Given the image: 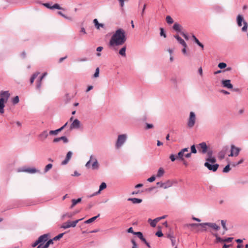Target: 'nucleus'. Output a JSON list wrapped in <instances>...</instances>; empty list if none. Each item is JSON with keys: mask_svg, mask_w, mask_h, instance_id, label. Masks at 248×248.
<instances>
[{"mask_svg": "<svg viewBox=\"0 0 248 248\" xmlns=\"http://www.w3.org/2000/svg\"><path fill=\"white\" fill-rule=\"evenodd\" d=\"M202 225H203V223H199V224H197V223L187 224L186 225V227L188 228H191L195 229V230L199 227H202V230H203V226H202Z\"/></svg>", "mask_w": 248, "mask_h": 248, "instance_id": "15", "label": "nucleus"}, {"mask_svg": "<svg viewBox=\"0 0 248 248\" xmlns=\"http://www.w3.org/2000/svg\"><path fill=\"white\" fill-rule=\"evenodd\" d=\"M19 97L18 96H15L13 99V103L15 104H17L19 102Z\"/></svg>", "mask_w": 248, "mask_h": 248, "instance_id": "49", "label": "nucleus"}, {"mask_svg": "<svg viewBox=\"0 0 248 248\" xmlns=\"http://www.w3.org/2000/svg\"><path fill=\"white\" fill-rule=\"evenodd\" d=\"M83 218L77 219L73 221H68L61 226V228L63 229H67L70 227H75L76 226L77 224L80 220H82Z\"/></svg>", "mask_w": 248, "mask_h": 248, "instance_id": "4", "label": "nucleus"}, {"mask_svg": "<svg viewBox=\"0 0 248 248\" xmlns=\"http://www.w3.org/2000/svg\"><path fill=\"white\" fill-rule=\"evenodd\" d=\"M204 166L206 167L209 170H212L213 171H216L219 166L217 164L211 165L209 162H205L204 163Z\"/></svg>", "mask_w": 248, "mask_h": 248, "instance_id": "11", "label": "nucleus"}, {"mask_svg": "<svg viewBox=\"0 0 248 248\" xmlns=\"http://www.w3.org/2000/svg\"><path fill=\"white\" fill-rule=\"evenodd\" d=\"M227 66V64L224 62H220L218 64V67L220 69H223Z\"/></svg>", "mask_w": 248, "mask_h": 248, "instance_id": "45", "label": "nucleus"}, {"mask_svg": "<svg viewBox=\"0 0 248 248\" xmlns=\"http://www.w3.org/2000/svg\"><path fill=\"white\" fill-rule=\"evenodd\" d=\"M125 51H126V47L124 46L122 47L119 52V53L120 55H122V56H125Z\"/></svg>", "mask_w": 248, "mask_h": 248, "instance_id": "33", "label": "nucleus"}, {"mask_svg": "<svg viewBox=\"0 0 248 248\" xmlns=\"http://www.w3.org/2000/svg\"><path fill=\"white\" fill-rule=\"evenodd\" d=\"M170 158L171 160V161L173 162L177 158L174 155H170Z\"/></svg>", "mask_w": 248, "mask_h": 248, "instance_id": "53", "label": "nucleus"}, {"mask_svg": "<svg viewBox=\"0 0 248 248\" xmlns=\"http://www.w3.org/2000/svg\"><path fill=\"white\" fill-rule=\"evenodd\" d=\"M242 22H243L244 26L242 28L243 31H246L248 29V25L247 22L244 19L243 17L241 15H238L237 16V23L239 27H241L242 25Z\"/></svg>", "mask_w": 248, "mask_h": 248, "instance_id": "3", "label": "nucleus"}, {"mask_svg": "<svg viewBox=\"0 0 248 248\" xmlns=\"http://www.w3.org/2000/svg\"><path fill=\"white\" fill-rule=\"evenodd\" d=\"M155 176H152L150 178H148L147 181L149 182H153L155 180Z\"/></svg>", "mask_w": 248, "mask_h": 248, "instance_id": "55", "label": "nucleus"}, {"mask_svg": "<svg viewBox=\"0 0 248 248\" xmlns=\"http://www.w3.org/2000/svg\"><path fill=\"white\" fill-rule=\"evenodd\" d=\"M170 240H171V242L172 245L173 246H174L175 245V242H176L175 237H171L170 238Z\"/></svg>", "mask_w": 248, "mask_h": 248, "instance_id": "61", "label": "nucleus"}, {"mask_svg": "<svg viewBox=\"0 0 248 248\" xmlns=\"http://www.w3.org/2000/svg\"><path fill=\"white\" fill-rule=\"evenodd\" d=\"M40 74L39 72H35L34 73L30 79L31 84H32L34 82V79L37 78L38 75Z\"/></svg>", "mask_w": 248, "mask_h": 248, "instance_id": "29", "label": "nucleus"}, {"mask_svg": "<svg viewBox=\"0 0 248 248\" xmlns=\"http://www.w3.org/2000/svg\"><path fill=\"white\" fill-rule=\"evenodd\" d=\"M126 41L125 31L122 29L117 30L112 36L109 42V46H121Z\"/></svg>", "mask_w": 248, "mask_h": 248, "instance_id": "1", "label": "nucleus"}, {"mask_svg": "<svg viewBox=\"0 0 248 248\" xmlns=\"http://www.w3.org/2000/svg\"><path fill=\"white\" fill-rule=\"evenodd\" d=\"M61 140H62L64 143H67L68 142V139L65 136L61 137Z\"/></svg>", "mask_w": 248, "mask_h": 248, "instance_id": "52", "label": "nucleus"}, {"mask_svg": "<svg viewBox=\"0 0 248 248\" xmlns=\"http://www.w3.org/2000/svg\"><path fill=\"white\" fill-rule=\"evenodd\" d=\"M205 231L206 230H202V227H199L196 230V232H202V231Z\"/></svg>", "mask_w": 248, "mask_h": 248, "instance_id": "63", "label": "nucleus"}, {"mask_svg": "<svg viewBox=\"0 0 248 248\" xmlns=\"http://www.w3.org/2000/svg\"><path fill=\"white\" fill-rule=\"evenodd\" d=\"M225 155V153L223 151H221V152H219V153L218 154V158L220 159H222L223 158H224Z\"/></svg>", "mask_w": 248, "mask_h": 248, "instance_id": "44", "label": "nucleus"}, {"mask_svg": "<svg viewBox=\"0 0 248 248\" xmlns=\"http://www.w3.org/2000/svg\"><path fill=\"white\" fill-rule=\"evenodd\" d=\"M181 26L180 24H178V23H175L174 25H173V29L175 30L176 31H179V32H182L181 31Z\"/></svg>", "mask_w": 248, "mask_h": 248, "instance_id": "28", "label": "nucleus"}, {"mask_svg": "<svg viewBox=\"0 0 248 248\" xmlns=\"http://www.w3.org/2000/svg\"><path fill=\"white\" fill-rule=\"evenodd\" d=\"M52 167V165L51 164H47L45 168V172H46L47 171H48L49 170H50Z\"/></svg>", "mask_w": 248, "mask_h": 248, "instance_id": "41", "label": "nucleus"}, {"mask_svg": "<svg viewBox=\"0 0 248 248\" xmlns=\"http://www.w3.org/2000/svg\"><path fill=\"white\" fill-rule=\"evenodd\" d=\"M58 14L60 15H61V16H62V17H63L64 18H65V19H68V20H72V18L70 17H68V16H65V15H64L63 14H62L61 12L60 11H59L58 12Z\"/></svg>", "mask_w": 248, "mask_h": 248, "instance_id": "40", "label": "nucleus"}, {"mask_svg": "<svg viewBox=\"0 0 248 248\" xmlns=\"http://www.w3.org/2000/svg\"><path fill=\"white\" fill-rule=\"evenodd\" d=\"M240 149L235 147L234 145H231V153L229 155L230 156H237L240 151Z\"/></svg>", "mask_w": 248, "mask_h": 248, "instance_id": "10", "label": "nucleus"}, {"mask_svg": "<svg viewBox=\"0 0 248 248\" xmlns=\"http://www.w3.org/2000/svg\"><path fill=\"white\" fill-rule=\"evenodd\" d=\"M185 153L182 151L181 150L178 153L177 155L176 156L177 159H180L181 161L184 160V156H185Z\"/></svg>", "mask_w": 248, "mask_h": 248, "instance_id": "23", "label": "nucleus"}, {"mask_svg": "<svg viewBox=\"0 0 248 248\" xmlns=\"http://www.w3.org/2000/svg\"><path fill=\"white\" fill-rule=\"evenodd\" d=\"M192 38H193V40L194 42L200 47L202 48V49L203 48V45L199 41V40L195 37V35L192 36Z\"/></svg>", "mask_w": 248, "mask_h": 248, "instance_id": "27", "label": "nucleus"}, {"mask_svg": "<svg viewBox=\"0 0 248 248\" xmlns=\"http://www.w3.org/2000/svg\"><path fill=\"white\" fill-rule=\"evenodd\" d=\"M155 235L158 237H162L163 235V234L161 231H158L156 232Z\"/></svg>", "mask_w": 248, "mask_h": 248, "instance_id": "54", "label": "nucleus"}, {"mask_svg": "<svg viewBox=\"0 0 248 248\" xmlns=\"http://www.w3.org/2000/svg\"><path fill=\"white\" fill-rule=\"evenodd\" d=\"M173 185V183L170 180H168L166 182L163 183L162 187L164 189H167L169 187H171Z\"/></svg>", "mask_w": 248, "mask_h": 248, "instance_id": "19", "label": "nucleus"}, {"mask_svg": "<svg viewBox=\"0 0 248 248\" xmlns=\"http://www.w3.org/2000/svg\"><path fill=\"white\" fill-rule=\"evenodd\" d=\"M154 127V125L152 124H146V127H145V129H149L151 128H153Z\"/></svg>", "mask_w": 248, "mask_h": 248, "instance_id": "50", "label": "nucleus"}, {"mask_svg": "<svg viewBox=\"0 0 248 248\" xmlns=\"http://www.w3.org/2000/svg\"><path fill=\"white\" fill-rule=\"evenodd\" d=\"M128 201H131L133 203H140L142 202V200L138 198H129Z\"/></svg>", "mask_w": 248, "mask_h": 248, "instance_id": "25", "label": "nucleus"}, {"mask_svg": "<svg viewBox=\"0 0 248 248\" xmlns=\"http://www.w3.org/2000/svg\"><path fill=\"white\" fill-rule=\"evenodd\" d=\"M148 222L150 223V225L153 227H155L156 225V222L155 221V220H152L149 218L148 220Z\"/></svg>", "mask_w": 248, "mask_h": 248, "instance_id": "35", "label": "nucleus"}, {"mask_svg": "<svg viewBox=\"0 0 248 248\" xmlns=\"http://www.w3.org/2000/svg\"><path fill=\"white\" fill-rule=\"evenodd\" d=\"M93 23L95 27L98 30L100 29V27H103L104 26L103 24L98 23L97 19H94L93 20Z\"/></svg>", "mask_w": 248, "mask_h": 248, "instance_id": "26", "label": "nucleus"}, {"mask_svg": "<svg viewBox=\"0 0 248 248\" xmlns=\"http://www.w3.org/2000/svg\"><path fill=\"white\" fill-rule=\"evenodd\" d=\"M160 35L164 36V37L165 38L166 37V34L164 33V30L163 28H160Z\"/></svg>", "mask_w": 248, "mask_h": 248, "instance_id": "56", "label": "nucleus"}, {"mask_svg": "<svg viewBox=\"0 0 248 248\" xmlns=\"http://www.w3.org/2000/svg\"><path fill=\"white\" fill-rule=\"evenodd\" d=\"M47 75V73H44L43 75L40 77V78L37 81V85L36 89L40 90L41 87L42 80L44 78L45 76Z\"/></svg>", "mask_w": 248, "mask_h": 248, "instance_id": "16", "label": "nucleus"}, {"mask_svg": "<svg viewBox=\"0 0 248 248\" xmlns=\"http://www.w3.org/2000/svg\"><path fill=\"white\" fill-rule=\"evenodd\" d=\"M181 34L182 35H183V36L186 40H188V36L186 34L185 32H181Z\"/></svg>", "mask_w": 248, "mask_h": 248, "instance_id": "58", "label": "nucleus"}, {"mask_svg": "<svg viewBox=\"0 0 248 248\" xmlns=\"http://www.w3.org/2000/svg\"><path fill=\"white\" fill-rule=\"evenodd\" d=\"M199 146L201 148V151L202 154H205L207 152V147L205 142H202L199 144Z\"/></svg>", "mask_w": 248, "mask_h": 248, "instance_id": "17", "label": "nucleus"}, {"mask_svg": "<svg viewBox=\"0 0 248 248\" xmlns=\"http://www.w3.org/2000/svg\"><path fill=\"white\" fill-rule=\"evenodd\" d=\"M61 131V129L60 128L55 130H51L49 131V134L50 135H57L59 132Z\"/></svg>", "mask_w": 248, "mask_h": 248, "instance_id": "37", "label": "nucleus"}, {"mask_svg": "<svg viewBox=\"0 0 248 248\" xmlns=\"http://www.w3.org/2000/svg\"><path fill=\"white\" fill-rule=\"evenodd\" d=\"M72 153L69 151L67 153L65 159L62 162V165L66 164L72 157Z\"/></svg>", "mask_w": 248, "mask_h": 248, "instance_id": "18", "label": "nucleus"}, {"mask_svg": "<svg viewBox=\"0 0 248 248\" xmlns=\"http://www.w3.org/2000/svg\"><path fill=\"white\" fill-rule=\"evenodd\" d=\"M171 81L175 86H177V79L176 78H171Z\"/></svg>", "mask_w": 248, "mask_h": 248, "instance_id": "57", "label": "nucleus"}, {"mask_svg": "<svg viewBox=\"0 0 248 248\" xmlns=\"http://www.w3.org/2000/svg\"><path fill=\"white\" fill-rule=\"evenodd\" d=\"M134 234L136 235L140 240L143 237H144L143 236L142 233L140 232H136L134 233Z\"/></svg>", "mask_w": 248, "mask_h": 248, "instance_id": "47", "label": "nucleus"}, {"mask_svg": "<svg viewBox=\"0 0 248 248\" xmlns=\"http://www.w3.org/2000/svg\"><path fill=\"white\" fill-rule=\"evenodd\" d=\"M174 37L177 40L179 43L181 44L184 47H186L187 45L185 41L182 39L178 35H175Z\"/></svg>", "mask_w": 248, "mask_h": 248, "instance_id": "20", "label": "nucleus"}, {"mask_svg": "<svg viewBox=\"0 0 248 248\" xmlns=\"http://www.w3.org/2000/svg\"><path fill=\"white\" fill-rule=\"evenodd\" d=\"M202 225L203 226V230H206V226L211 227L216 231L218 230L220 228L219 226H218L216 223H203V225Z\"/></svg>", "mask_w": 248, "mask_h": 248, "instance_id": "9", "label": "nucleus"}, {"mask_svg": "<svg viewBox=\"0 0 248 248\" xmlns=\"http://www.w3.org/2000/svg\"><path fill=\"white\" fill-rule=\"evenodd\" d=\"M48 136L47 131L46 130L43 131L39 136L40 140H44Z\"/></svg>", "mask_w": 248, "mask_h": 248, "instance_id": "21", "label": "nucleus"}, {"mask_svg": "<svg viewBox=\"0 0 248 248\" xmlns=\"http://www.w3.org/2000/svg\"><path fill=\"white\" fill-rule=\"evenodd\" d=\"M127 232H129V233H132L133 234H134V233H135L136 232H133V228L132 227H130L128 230H127Z\"/></svg>", "mask_w": 248, "mask_h": 248, "instance_id": "64", "label": "nucleus"}, {"mask_svg": "<svg viewBox=\"0 0 248 248\" xmlns=\"http://www.w3.org/2000/svg\"><path fill=\"white\" fill-rule=\"evenodd\" d=\"M224 239L221 238L219 237H217V238L216 239V242L218 243V242H223Z\"/></svg>", "mask_w": 248, "mask_h": 248, "instance_id": "60", "label": "nucleus"}, {"mask_svg": "<svg viewBox=\"0 0 248 248\" xmlns=\"http://www.w3.org/2000/svg\"><path fill=\"white\" fill-rule=\"evenodd\" d=\"M10 96L8 91H2L0 92V113L3 114L4 112V108L5 104L8 101Z\"/></svg>", "mask_w": 248, "mask_h": 248, "instance_id": "2", "label": "nucleus"}, {"mask_svg": "<svg viewBox=\"0 0 248 248\" xmlns=\"http://www.w3.org/2000/svg\"><path fill=\"white\" fill-rule=\"evenodd\" d=\"M221 83L224 87L228 89H232L233 87L231 83V80L229 79L223 80Z\"/></svg>", "mask_w": 248, "mask_h": 248, "instance_id": "14", "label": "nucleus"}, {"mask_svg": "<svg viewBox=\"0 0 248 248\" xmlns=\"http://www.w3.org/2000/svg\"><path fill=\"white\" fill-rule=\"evenodd\" d=\"M43 5L50 9H63V8L62 7H61L59 5V4H57V3L54 4L53 6H51L49 3H44Z\"/></svg>", "mask_w": 248, "mask_h": 248, "instance_id": "13", "label": "nucleus"}, {"mask_svg": "<svg viewBox=\"0 0 248 248\" xmlns=\"http://www.w3.org/2000/svg\"><path fill=\"white\" fill-rule=\"evenodd\" d=\"M191 153L196 154L197 153V150L196 149L195 146L194 145H193L191 147Z\"/></svg>", "mask_w": 248, "mask_h": 248, "instance_id": "51", "label": "nucleus"}, {"mask_svg": "<svg viewBox=\"0 0 248 248\" xmlns=\"http://www.w3.org/2000/svg\"><path fill=\"white\" fill-rule=\"evenodd\" d=\"M231 168L230 167V165H227L223 169V172L226 173L230 171Z\"/></svg>", "mask_w": 248, "mask_h": 248, "instance_id": "46", "label": "nucleus"}, {"mask_svg": "<svg viewBox=\"0 0 248 248\" xmlns=\"http://www.w3.org/2000/svg\"><path fill=\"white\" fill-rule=\"evenodd\" d=\"M81 201V198H78L77 200L76 199H73L72 200V204L71 206H70V208H73L77 204L79 203Z\"/></svg>", "mask_w": 248, "mask_h": 248, "instance_id": "24", "label": "nucleus"}, {"mask_svg": "<svg viewBox=\"0 0 248 248\" xmlns=\"http://www.w3.org/2000/svg\"><path fill=\"white\" fill-rule=\"evenodd\" d=\"M226 221L223 220H221V223L222 226L223 228L224 229L225 232L227 231V230H228V229L226 226Z\"/></svg>", "mask_w": 248, "mask_h": 248, "instance_id": "42", "label": "nucleus"}, {"mask_svg": "<svg viewBox=\"0 0 248 248\" xmlns=\"http://www.w3.org/2000/svg\"><path fill=\"white\" fill-rule=\"evenodd\" d=\"M48 238V235L47 234H45L41 236H40L37 240H36L33 244L32 245V247H35L38 245L41 244L42 243H45L46 242Z\"/></svg>", "mask_w": 248, "mask_h": 248, "instance_id": "5", "label": "nucleus"}, {"mask_svg": "<svg viewBox=\"0 0 248 248\" xmlns=\"http://www.w3.org/2000/svg\"><path fill=\"white\" fill-rule=\"evenodd\" d=\"M167 23L170 24L173 23V19L170 16H167L166 18Z\"/></svg>", "mask_w": 248, "mask_h": 248, "instance_id": "34", "label": "nucleus"}, {"mask_svg": "<svg viewBox=\"0 0 248 248\" xmlns=\"http://www.w3.org/2000/svg\"><path fill=\"white\" fill-rule=\"evenodd\" d=\"M206 161H207L206 162H209V163H214L216 162V159L215 157H208L206 159Z\"/></svg>", "mask_w": 248, "mask_h": 248, "instance_id": "36", "label": "nucleus"}, {"mask_svg": "<svg viewBox=\"0 0 248 248\" xmlns=\"http://www.w3.org/2000/svg\"><path fill=\"white\" fill-rule=\"evenodd\" d=\"M22 171L29 172L30 173H34L36 172H39V170H36L35 168H28L24 170H22Z\"/></svg>", "mask_w": 248, "mask_h": 248, "instance_id": "22", "label": "nucleus"}, {"mask_svg": "<svg viewBox=\"0 0 248 248\" xmlns=\"http://www.w3.org/2000/svg\"><path fill=\"white\" fill-rule=\"evenodd\" d=\"M64 234V233H62L59 234L57 236L54 237L53 238V240L54 241H57L58 240H59L60 238H62V237L63 236Z\"/></svg>", "mask_w": 248, "mask_h": 248, "instance_id": "43", "label": "nucleus"}, {"mask_svg": "<svg viewBox=\"0 0 248 248\" xmlns=\"http://www.w3.org/2000/svg\"><path fill=\"white\" fill-rule=\"evenodd\" d=\"M99 215H100L98 214L97 216L93 217L87 220L86 221H85V223H87V224H89V223L93 222L99 216Z\"/></svg>", "mask_w": 248, "mask_h": 248, "instance_id": "31", "label": "nucleus"}, {"mask_svg": "<svg viewBox=\"0 0 248 248\" xmlns=\"http://www.w3.org/2000/svg\"><path fill=\"white\" fill-rule=\"evenodd\" d=\"M164 174V170L162 168H160L158 170L157 177H160L163 175Z\"/></svg>", "mask_w": 248, "mask_h": 248, "instance_id": "32", "label": "nucleus"}, {"mask_svg": "<svg viewBox=\"0 0 248 248\" xmlns=\"http://www.w3.org/2000/svg\"><path fill=\"white\" fill-rule=\"evenodd\" d=\"M99 67H97L95 70V72L93 75L94 78H97L99 77Z\"/></svg>", "mask_w": 248, "mask_h": 248, "instance_id": "48", "label": "nucleus"}, {"mask_svg": "<svg viewBox=\"0 0 248 248\" xmlns=\"http://www.w3.org/2000/svg\"><path fill=\"white\" fill-rule=\"evenodd\" d=\"M92 163V168L93 169L98 168V164L96 159L93 157V156H91L90 160L86 163V166L88 167L89 165Z\"/></svg>", "mask_w": 248, "mask_h": 248, "instance_id": "8", "label": "nucleus"}, {"mask_svg": "<svg viewBox=\"0 0 248 248\" xmlns=\"http://www.w3.org/2000/svg\"><path fill=\"white\" fill-rule=\"evenodd\" d=\"M107 187V185L105 183H101V184L100 185V187H99V191L98 192H99V191L105 189Z\"/></svg>", "mask_w": 248, "mask_h": 248, "instance_id": "39", "label": "nucleus"}, {"mask_svg": "<svg viewBox=\"0 0 248 248\" xmlns=\"http://www.w3.org/2000/svg\"><path fill=\"white\" fill-rule=\"evenodd\" d=\"M132 243L133 244L132 248H137V245L135 241L133 240H132Z\"/></svg>", "mask_w": 248, "mask_h": 248, "instance_id": "62", "label": "nucleus"}, {"mask_svg": "<svg viewBox=\"0 0 248 248\" xmlns=\"http://www.w3.org/2000/svg\"><path fill=\"white\" fill-rule=\"evenodd\" d=\"M78 212L66 213L65 214H64L62 216V219H63L64 218H65L66 217H69V218H71V217H72L74 215H75Z\"/></svg>", "mask_w": 248, "mask_h": 248, "instance_id": "30", "label": "nucleus"}, {"mask_svg": "<svg viewBox=\"0 0 248 248\" xmlns=\"http://www.w3.org/2000/svg\"><path fill=\"white\" fill-rule=\"evenodd\" d=\"M44 243H41L37 248H48L49 246L48 244L46 243L45 245H43Z\"/></svg>", "mask_w": 248, "mask_h": 248, "instance_id": "38", "label": "nucleus"}, {"mask_svg": "<svg viewBox=\"0 0 248 248\" xmlns=\"http://www.w3.org/2000/svg\"><path fill=\"white\" fill-rule=\"evenodd\" d=\"M80 122L78 119H75L70 126V129H78L80 127Z\"/></svg>", "mask_w": 248, "mask_h": 248, "instance_id": "12", "label": "nucleus"}, {"mask_svg": "<svg viewBox=\"0 0 248 248\" xmlns=\"http://www.w3.org/2000/svg\"><path fill=\"white\" fill-rule=\"evenodd\" d=\"M196 115L194 112L191 111L190 112L189 117L188 119L187 126L189 128H192L194 126L196 122Z\"/></svg>", "mask_w": 248, "mask_h": 248, "instance_id": "6", "label": "nucleus"}, {"mask_svg": "<svg viewBox=\"0 0 248 248\" xmlns=\"http://www.w3.org/2000/svg\"><path fill=\"white\" fill-rule=\"evenodd\" d=\"M232 239H233V238H232V237H229V238H227L226 239H224L223 242H232Z\"/></svg>", "mask_w": 248, "mask_h": 248, "instance_id": "59", "label": "nucleus"}, {"mask_svg": "<svg viewBox=\"0 0 248 248\" xmlns=\"http://www.w3.org/2000/svg\"><path fill=\"white\" fill-rule=\"evenodd\" d=\"M126 139V135L125 134L120 135L118 137V139L116 144V147L117 149L120 148L124 143Z\"/></svg>", "mask_w": 248, "mask_h": 248, "instance_id": "7", "label": "nucleus"}]
</instances>
